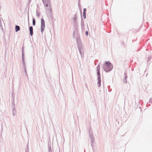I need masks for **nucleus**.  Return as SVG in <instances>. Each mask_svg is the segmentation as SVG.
<instances>
[{"label":"nucleus","instance_id":"1","mask_svg":"<svg viewBox=\"0 0 152 152\" xmlns=\"http://www.w3.org/2000/svg\"><path fill=\"white\" fill-rule=\"evenodd\" d=\"M72 37L74 38H76L77 46L81 57L83 56V49L82 43L79 33L77 31H74L73 33Z\"/></svg>","mask_w":152,"mask_h":152},{"label":"nucleus","instance_id":"2","mask_svg":"<svg viewBox=\"0 0 152 152\" xmlns=\"http://www.w3.org/2000/svg\"><path fill=\"white\" fill-rule=\"evenodd\" d=\"M42 1L45 6L47 7L46 9V10L47 16L49 20L50 23H53V17L52 10L50 7V0H42Z\"/></svg>","mask_w":152,"mask_h":152},{"label":"nucleus","instance_id":"3","mask_svg":"<svg viewBox=\"0 0 152 152\" xmlns=\"http://www.w3.org/2000/svg\"><path fill=\"white\" fill-rule=\"evenodd\" d=\"M102 66L104 70L106 72L110 71L113 68V65L109 61H105Z\"/></svg>","mask_w":152,"mask_h":152},{"label":"nucleus","instance_id":"4","mask_svg":"<svg viewBox=\"0 0 152 152\" xmlns=\"http://www.w3.org/2000/svg\"><path fill=\"white\" fill-rule=\"evenodd\" d=\"M45 21L43 18H42L41 19V31L42 33L45 30Z\"/></svg>","mask_w":152,"mask_h":152},{"label":"nucleus","instance_id":"5","mask_svg":"<svg viewBox=\"0 0 152 152\" xmlns=\"http://www.w3.org/2000/svg\"><path fill=\"white\" fill-rule=\"evenodd\" d=\"M81 17V27L82 30H85V26L84 23V21L83 19L82 15V11L80 10Z\"/></svg>","mask_w":152,"mask_h":152},{"label":"nucleus","instance_id":"6","mask_svg":"<svg viewBox=\"0 0 152 152\" xmlns=\"http://www.w3.org/2000/svg\"><path fill=\"white\" fill-rule=\"evenodd\" d=\"M22 63H23L22 66H23V69H24L25 72V73H26V76H28L27 74V72H26V67L25 60H24V56H23V55H22Z\"/></svg>","mask_w":152,"mask_h":152},{"label":"nucleus","instance_id":"7","mask_svg":"<svg viewBox=\"0 0 152 152\" xmlns=\"http://www.w3.org/2000/svg\"><path fill=\"white\" fill-rule=\"evenodd\" d=\"M124 78L123 79V82L124 84H126L127 83V78L128 77L127 73V71H126L124 72Z\"/></svg>","mask_w":152,"mask_h":152},{"label":"nucleus","instance_id":"8","mask_svg":"<svg viewBox=\"0 0 152 152\" xmlns=\"http://www.w3.org/2000/svg\"><path fill=\"white\" fill-rule=\"evenodd\" d=\"M147 63L148 64L150 62L152 61V57L151 55H149L148 56L147 58Z\"/></svg>","mask_w":152,"mask_h":152},{"label":"nucleus","instance_id":"9","mask_svg":"<svg viewBox=\"0 0 152 152\" xmlns=\"http://www.w3.org/2000/svg\"><path fill=\"white\" fill-rule=\"evenodd\" d=\"M29 30L30 31V35L31 36H32L33 34V27L32 26H30L29 27Z\"/></svg>","mask_w":152,"mask_h":152},{"label":"nucleus","instance_id":"10","mask_svg":"<svg viewBox=\"0 0 152 152\" xmlns=\"http://www.w3.org/2000/svg\"><path fill=\"white\" fill-rule=\"evenodd\" d=\"M94 140L95 139L94 137H92V138H90L91 144L92 148H93V146L94 145Z\"/></svg>","mask_w":152,"mask_h":152},{"label":"nucleus","instance_id":"11","mask_svg":"<svg viewBox=\"0 0 152 152\" xmlns=\"http://www.w3.org/2000/svg\"><path fill=\"white\" fill-rule=\"evenodd\" d=\"M98 80V83L97 85H98V86L99 87H100L101 86V78H97Z\"/></svg>","mask_w":152,"mask_h":152},{"label":"nucleus","instance_id":"12","mask_svg":"<svg viewBox=\"0 0 152 152\" xmlns=\"http://www.w3.org/2000/svg\"><path fill=\"white\" fill-rule=\"evenodd\" d=\"M15 31L16 32L19 31L20 30V26H18L16 25L15 27Z\"/></svg>","mask_w":152,"mask_h":152},{"label":"nucleus","instance_id":"13","mask_svg":"<svg viewBox=\"0 0 152 152\" xmlns=\"http://www.w3.org/2000/svg\"><path fill=\"white\" fill-rule=\"evenodd\" d=\"M100 63H99L97 66V71H100Z\"/></svg>","mask_w":152,"mask_h":152},{"label":"nucleus","instance_id":"14","mask_svg":"<svg viewBox=\"0 0 152 152\" xmlns=\"http://www.w3.org/2000/svg\"><path fill=\"white\" fill-rule=\"evenodd\" d=\"M97 78H101L100 73V71H97Z\"/></svg>","mask_w":152,"mask_h":152},{"label":"nucleus","instance_id":"15","mask_svg":"<svg viewBox=\"0 0 152 152\" xmlns=\"http://www.w3.org/2000/svg\"><path fill=\"white\" fill-rule=\"evenodd\" d=\"M33 21V25L34 26H35L36 24V21L35 19L33 18L32 19Z\"/></svg>","mask_w":152,"mask_h":152},{"label":"nucleus","instance_id":"16","mask_svg":"<svg viewBox=\"0 0 152 152\" xmlns=\"http://www.w3.org/2000/svg\"><path fill=\"white\" fill-rule=\"evenodd\" d=\"M73 24L76 27L77 26V21H73Z\"/></svg>","mask_w":152,"mask_h":152},{"label":"nucleus","instance_id":"17","mask_svg":"<svg viewBox=\"0 0 152 152\" xmlns=\"http://www.w3.org/2000/svg\"><path fill=\"white\" fill-rule=\"evenodd\" d=\"M23 54L24 56V50H23V47L22 48V55Z\"/></svg>","mask_w":152,"mask_h":152},{"label":"nucleus","instance_id":"18","mask_svg":"<svg viewBox=\"0 0 152 152\" xmlns=\"http://www.w3.org/2000/svg\"><path fill=\"white\" fill-rule=\"evenodd\" d=\"M73 21H77V19L76 14H75V15H74V17L73 18Z\"/></svg>","mask_w":152,"mask_h":152},{"label":"nucleus","instance_id":"19","mask_svg":"<svg viewBox=\"0 0 152 152\" xmlns=\"http://www.w3.org/2000/svg\"><path fill=\"white\" fill-rule=\"evenodd\" d=\"M89 136L90 138H92V137H93V135L92 133H89Z\"/></svg>","mask_w":152,"mask_h":152},{"label":"nucleus","instance_id":"20","mask_svg":"<svg viewBox=\"0 0 152 152\" xmlns=\"http://www.w3.org/2000/svg\"><path fill=\"white\" fill-rule=\"evenodd\" d=\"M83 16L84 19H85L86 17V12H83Z\"/></svg>","mask_w":152,"mask_h":152},{"label":"nucleus","instance_id":"21","mask_svg":"<svg viewBox=\"0 0 152 152\" xmlns=\"http://www.w3.org/2000/svg\"><path fill=\"white\" fill-rule=\"evenodd\" d=\"M36 13H37V16L39 17V16L40 15V13L39 12H38L37 10V11Z\"/></svg>","mask_w":152,"mask_h":152},{"label":"nucleus","instance_id":"22","mask_svg":"<svg viewBox=\"0 0 152 152\" xmlns=\"http://www.w3.org/2000/svg\"><path fill=\"white\" fill-rule=\"evenodd\" d=\"M13 104H14V102H13ZM12 107H13V108H12V111H13V110L16 111L15 109V105L14 104H13Z\"/></svg>","mask_w":152,"mask_h":152},{"label":"nucleus","instance_id":"23","mask_svg":"<svg viewBox=\"0 0 152 152\" xmlns=\"http://www.w3.org/2000/svg\"><path fill=\"white\" fill-rule=\"evenodd\" d=\"M12 114H13V115L14 116L15 115H16V111H14V110L12 111Z\"/></svg>","mask_w":152,"mask_h":152},{"label":"nucleus","instance_id":"24","mask_svg":"<svg viewBox=\"0 0 152 152\" xmlns=\"http://www.w3.org/2000/svg\"><path fill=\"white\" fill-rule=\"evenodd\" d=\"M49 152H52L51 151V146L49 147Z\"/></svg>","mask_w":152,"mask_h":152},{"label":"nucleus","instance_id":"25","mask_svg":"<svg viewBox=\"0 0 152 152\" xmlns=\"http://www.w3.org/2000/svg\"><path fill=\"white\" fill-rule=\"evenodd\" d=\"M0 28H1V29L2 31H3L4 30V29L3 28L2 26V24L1 23H0Z\"/></svg>","mask_w":152,"mask_h":152},{"label":"nucleus","instance_id":"26","mask_svg":"<svg viewBox=\"0 0 152 152\" xmlns=\"http://www.w3.org/2000/svg\"><path fill=\"white\" fill-rule=\"evenodd\" d=\"M88 31H86L85 33V35L86 36H88Z\"/></svg>","mask_w":152,"mask_h":152},{"label":"nucleus","instance_id":"27","mask_svg":"<svg viewBox=\"0 0 152 152\" xmlns=\"http://www.w3.org/2000/svg\"><path fill=\"white\" fill-rule=\"evenodd\" d=\"M149 103H152V98H151L150 99L149 101Z\"/></svg>","mask_w":152,"mask_h":152},{"label":"nucleus","instance_id":"28","mask_svg":"<svg viewBox=\"0 0 152 152\" xmlns=\"http://www.w3.org/2000/svg\"><path fill=\"white\" fill-rule=\"evenodd\" d=\"M14 90H13L12 91V97L13 96H14Z\"/></svg>","mask_w":152,"mask_h":152},{"label":"nucleus","instance_id":"29","mask_svg":"<svg viewBox=\"0 0 152 152\" xmlns=\"http://www.w3.org/2000/svg\"><path fill=\"white\" fill-rule=\"evenodd\" d=\"M86 8H84L83 10V12H86Z\"/></svg>","mask_w":152,"mask_h":152},{"label":"nucleus","instance_id":"30","mask_svg":"<svg viewBox=\"0 0 152 152\" xmlns=\"http://www.w3.org/2000/svg\"><path fill=\"white\" fill-rule=\"evenodd\" d=\"M31 0H28V3L29 4Z\"/></svg>","mask_w":152,"mask_h":152},{"label":"nucleus","instance_id":"31","mask_svg":"<svg viewBox=\"0 0 152 152\" xmlns=\"http://www.w3.org/2000/svg\"><path fill=\"white\" fill-rule=\"evenodd\" d=\"M28 26H29V17H28Z\"/></svg>","mask_w":152,"mask_h":152},{"label":"nucleus","instance_id":"32","mask_svg":"<svg viewBox=\"0 0 152 152\" xmlns=\"http://www.w3.org/2000/svg\"><path fill=\"white\" fill-rule=\"evenodd\" d=\"M26 152H28V148L26 150Z\"/></svg>","mask_w":152,"mask_h":152},{"label":"nucleus","instance_id":"33","mask_svg":"<svg viewBox=\"0 0 152 152\" xmlns=\"http://www.w3.org/2000/svg\"><path fill=\"white\" fill-rule=\"evenodd\" d=\"M78 4H79V6H80V3H78Z\"/></svg>","mask_w":152,"mask_h":152},{"label":"nucleus","instance_id":"34","mask_svg":"<svg viewBox=\"0 0 152 152\" xmlns=\"http://www.w3.org/2000/svg\"><path fill=\"white\" fill-rule=\"evenodd\" d=\"M147 104H149V105H150V104H148V102L147 103Z\"/></svg>","mask_w":152,"mask_h":152},{"label":"nucleus","instance_id":"35","mask_svg":"<svg viewBox=\"0 0 152 152\" xmlns=\"http://www.w3.org/2000/svg\"><path fill=\"white\" fill-rule=\"evenodd\" d=\"M1 130H3V128H2H2H1Z\"/></svg>","mask_w":152,"mask_h":152},{"label":"nucleus","instance_id":"36","mask_svg":"<svg viewBox=\"0 0 152 152\" xmlns=\"http://www.w3.org/2000/svg\"><path fill=\"white\" fill-rule=\"evenodd\" d=\"M59 152H60L59 151Z\"/></svg>","mask_w":152,"mask_h":152}]
</instances>
